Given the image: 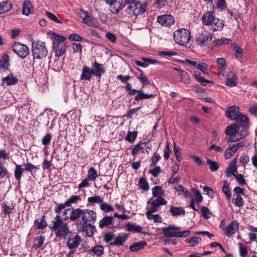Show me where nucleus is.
Masks as SVG:
<instances>
[{
    "instance_id": "423d86ee",
    "label": "nucleus",
    "mask_w": 257,
    "mask_h": 257,
    "mask_svg": "<svg viewBox=\"0 0 257 257\" xmlns=\"http://www.w3.org/2000/svg\"><path fill=\"white\" fill-rule=\"evenodd\" d=\"M175 42L180 45H187L191 39L190 32L186 29H179L173 34Z\"/></svg>"
},
{
    "instance_id": "20e7f679",
    "label": "nucleus",
    "mask_w": 257,
    "mask_h": 257,
    "mask_svg": "<svg viewBox=\"0 0 257 257\" xmlns=\"http://www.w3.org/2000/svg\"><path fill=\"white\" fill-rule=\"evenodd\" d=\"M32 52L34 59H41L48 55V49L45 43L40 41L32 43Z\"/></svg>"
},
{
    "instance_id": "f704fd0d",
    "label": "nucleus",
    "mask_w": 257,
    "mask_h": 257,
    "mask_svg": "<svg viewBox=\"0 0 257 257\" xmlns=\"http://www.w3.org/2000/svg\"><path fill=\"white\" fill-rule=\"evenodd\" d=\"M103 251L104 249L102 245H96L90 250L89 254L100 256L103 254Z\"/></svg>"
},
{
    "instance_id": "49530a36",
    "label": "nucleus",
    "mask_w": 257,
    "mask_h": 257,
    "mask_svg": "<svg viewBox=\"0 0 257 257\" xmlns=\"http://www.w3.org/2000/svg\"><path fill=\"white\" fill-rule=\"evenodd\" d=\"M81 198L80 196L72 195L66 201V205L67 206H70L72 203H76L78 201L80 200Z\"/></svg>"
},
{
    "instance_id": "4d7b16f0",
    "label": "nucleus",
    "mask_w": 257,
    "mask_h": 257,
    "mask_svg": "<svg viewBox=\"0 0 257 257\" xmlns=\"http://www.w3.org/2000/svg\"><path fill=\"white\" fill-rule=\"evenodd\" d=\"M216 5L217 8L219 10H224L227 7L226 0H216Z\"/></svg>"
},
{
    "instance_id": "cd10ccee",
    "label": "nucleus",
    "mask_w": 257,
    "mask_h": 257,
    "mask_svg": "<svg viewBox=\"0 0 257 257\" xmlns=\"http://www.w3.org/2000/svg\"><path fill=\"white\" fill-rule=\"evenodd\" d=\"M126 240V236L125 234H119L118 236H115L114 240L110 242L111 245H122Z\"/></svg>"
},
{
    "instance_id": "e2e57ef3",
    "label": "nucleus",
    "mask_w": 257,
    "mask_h": 257,
    "mask_svg": "<svg viewBox=\"0 0 257 257\" xmlns=\"http://www.w3.org/2000/svg\"><path fill=\"white\" fill-rule=\"evenodd\" d=\"M25 168L24 170H26L28 172H30L32 174L33 173V171L34 170H37L38 169V168L31 163H27L24 164V165Z\"/></svg>"
},
{
    "instance_id": "774afa93",
    "label": "nucleus",
    "mask_w": 257,
    "mask_h": 257,
    "mask_svg": "<svg viewBox=\"0 0 257 257\" xmlns=\"http://www.w3.org/2000/svg\"><path fill=\"white\" fill-rule=\"evenodd\" d=\"M115 235L111 233H107L104 236V240L106 243L111 242L112 240H114Z\"/></svg>"
},
{
    "instance_id": "4c0bfd02",
    "label": "nucleus",
    "mask_w": 257,
    "mask_h": 257,
    "mask_svg": "<svg viewBox=\"0 0 257 257\" xmlns=\"http://www.w3.org/2000/svg\"><path fill=\"white\" fill-rule=\"evenodd\" d=\"M32 8V5L29 1H25L23 3V14L28 16L31 13V9Z\"/></svg>"
},
{
    "instance_id": "6e6552de",
    "label": "nucleus",
    "mask_w": 257,
    "mask_h": 257,
    "mask_svg": "<svg viewBox=\"0 0 257 257\" xmlns=\"http://www.w3.org/2000/svg\"><path fill=\"white\" fill-rule=\"evenodd\" d=\"M165 202H161L160 204H156L155 202L152 203V205H148L147 207V211L146 213V216L148 219H153L154 222L161 223L162 221V218L160 215L153 214V213L156 212L158 208L161 205H165Z\"/></svg>"
},
{
    "instance_id": "72a5a7b5",
    "label": "nucleus",
    "mask_w": 257,
    "mask_h": 257,
    "mask_svg": "<svg viewBox=\"0 0 257 257\" xmlns=\"http://www.w3.org/2000/svg\"><path fill=\"white\" fill-rule=\"evenodd\" d=\"M147 145V142H142L141 141L139 142L133 148L132 151V155L133 156H136L141 150L144 149V147L143 146H144V147H146Z\"/></svg>"
},
{
    "instance_id": "ddd939ff",
    "label": "nucleus",
    "mask_w": 257,
    "mask_h": 257,
    "mask_svg": "<svg viewBox=\"0 0 257 257\" xmlns=\"http://www.w3.org/2000/svg\"><path fill=\"white\" fill-rule=\"evenodd\" d=\"M96 213L92 210L84 209L82 215V221H80L77 224L94 223L96 220Z\"/></svg>"
},
{
    "instance_id": "9d476101",
    "label": "nucleus",
    "mask_w": 257,
    "mask_h": 257,
    "mask_svg": "<svg viewBox=\"0 0 257 257\" xmlns=\"http://www.w3.org/2000/svg\"><path fill=\"white\" fill-rule=\"evenodd\" d=\"M240 128L236 124H232L227 126L225 131L226 135L229 136L227 143H233L238 141L241 138L240 137L236 138V134L240 132Z\"/></svg>"
},
{
    "instance_id": "bf43d9fd",
    "label": "nucleus",
    "mask_w": 257,
    "mask_h": 257,
    "mask_svg": "<svg viewBox=\"0 0 257 257\" xmlns=\"http://www.w3.org/2000/svg\"><path fill=\"white\" fill-rule=\"evenodd\" d=\"M46 16L51 20L57 23L61 24L62 22L56 17V15L52 13L51 12L46 11Z\"/></svg>"
},
{
    "instance_id": "c756f323",
    "label": "nucleus",
    "mask_w": 257,
    "mask_h": 257,
    "mask_svg": "<svg viewBox=\"0 0 257 257\" xmlns=\"http://www.w3.org/2000/svg\"><path fill=\"white\" fill-rule=\"evenodd\" d=\"M113 222V217L112 216H105L102 219L99 221V227L100 228L111 225Z\"/></svg>"
},
{
    "instance_id": "393cba45",
    "label": "nucleus",
    "mask_w": 257,
    "mask_h": 257,
    "mask_svg": "<svg viewBox=\"0 0 257 257\" xmlns=\"http://www.w3.org/2000/svg\"><path fill=\"white\" fill-rule=\"evenodd\" d=\"M18 81V78L14 77L13 75L11 73L7 77L2 79V85L4 86L6 84L7 86L13 85L16 84Z\"/></svg>"
},
{
    "instance_id": "a211bd4d",
    "label": "nucleus",
    "mask_w": 257,
    "mask_h": 257,
    "mask_svg": "<svg viewBox=\"0 0 257 257\" xmlns=\"http://www.w3.org/2000/svg\"><path fill=\"white\" fill-rule=\"evenodd\" d=\"M240 113L238 106L232 105L227 108L225 115L230 119L234 120Z\"/></svg>"
},
{
    "instance_id": "37998d69",
    "label": "nucleus",
    "mask_w": 257,
    "mask_h": 257,
    "mask_svg": "<svg viewBox=\"0 0 257 257\" xmlns=\"http://www.w3.org/2000/svg\"><path fill=\"white\" fill-rule=\"evenodd\" d=\"M102 201H103V198L99 196L95 195L94 196L90 197L87 198V202L92 204L97 203L100 205Z\"/></svg>"
},
{
    "instance_id": "f8f14e48",
    "label": "nucleus",
    "mask_w": 257,
    "mask_h": 257,
    "mask_svg": "<svg viewBox=\"0 0 257 257\" xmlns=\"http://www.w3.org/2000/svg\"><path fill=\"white\" fill-rule=\"evenodd\" d=\"M13 51L22 59L25 58L29 53V49L28 46L19 42L14 44Z\"/></svg>"
},
{
    "instance_id": "dca6fc26",
    "label": "nucleus",
    "mask_w": 257,
    "mask_h": 257,
    "mask_svg": "<svg viewBox=\"0 0 257 257\" xmlns=\"http://www.w3.org/2000/svg\"><path fill=\"white\" fill-rule=\"evenodd\" d=\"M81 17L82 18L83 22L88 26L94 28L99 27V24L96 19L94 17H91L88 12L82 11Z\"/></svg>"
},
{
    "instance_id": "9b49d317",
    "label": "nucleus",
    "mask_w": 257,
    "mask_h": 257,
    "mask_svg": "<svg viewBox=\"0 0 257 257\" xmlns=\"http://www.w3.org/2000/svg\"><path fill=\"white\" fill-rule=\"evenodd\" d=\"M196 38L197 44L202 46L207 45L211 41L212 36L209 32L202 30L198 32Z\"/></svg>"
},
{
    "instance_id": "13d9d810",
    "label": "nucleus",
    "mask_w": 257,
    "mask_h": 257,
    "mask_svg": "<svg viewBox=\"0 0 257 257\" xmlns=\"http://www.w3.org/2000/svg\"><path fill=\"white\" fill-rule=\"evenodd\" d=\"M201 211L204 218L208 219L211 217L212 214L207 207L202 206L201 208Z\"/></svg>"
},
{
    "instance_id": "338daca9",
    "label": "nucleus",
    "mask_w": 257,
    "mask_h": 257,
    "mask_svg": "<svg viewBox=\"0 0 257 257\" xmlns=\"http://www.w3.org/2000/svg\"><path fill=\"white\" fill-rule=\"evenodd\" d=\"M161 159V156L160 155L156 152L154 154V155L151 158V166H155L157 162L159 161Z\"/></svg>"
},
{
    "instance_id": "2f4dec72",
    "label": "nucleus",
    "mask_w": 257,
    "mask_h": 257,
    "mask_svg": "<svg viewBox=\"0 0 257 257\" xmlns=\"http://www.w3.org/2000/svg\"><path fill=\"white\" fill-rule=\"evenodd\" d=\"M146 245L147 242L146 241H140L131 245L129 249L131 251L134 252L143 248Z\"/></svg>"
},
{
    "instance_id": "f03ea898",
    "label": "nucleus",
    "mask_w": 257,
    "mask_h": 257,
    "mask_svg": "<svg viewBox=\"0 0 257 257\" xmlns=\"http://www.w3.org/2000/svg\"><path fill=\"white\" fill-rule=\"evenodd\" d=\"M48 35L53 40V49L56 56H62L66 52V45L65 43L66 38L53 31L49 32Z\"/></svg>"
},
{
    "instance_id": "2eb2a0df",
    "label": "nucleus",
    "mask_w": 257,
    "mask_h": 257,
    "mask_svg": "<svg viewBox=\"0 0 257 257\" xmlns=\"http://www.w3.org/2000/svg\"><path fill=\"white\" fill-rule=\"evenodd\" d=\"M175 18L171 14H164L157 17V22L165 27H170L175 23Z\"/></svg>"
},
{
    "instance_id": "864d4df0",
    "label": "nucleus",
    "mask_w": 257,
    "mask_h": 257,
    "mask_svg": "<svg viewBox=\"0 0 257 257\" xmlns=\"http://www.w3.org/2000/svg\"><path fill=\"white\" fill-rule=\"evenodd\" d=\"M44 240L45 236L44 235H41L38 237L33 245L35 249H38L41 247L44 243Z\"/></svg>"
},
{
    "instance_id": "b1692460",
    "label": "nucleus",
    "mask_w": 257,
    "mask_h": 257,
    "mask_svg": "<svg viewBox=\"0 0 257 257\" xmlns=\"http://www.w3.org/2000/svg\"><path fill=\"white\" fill-rule=\"evenodd\" d=\"M16 204L15 202H12L11 205H8L7 203L4 202L1 204L2 211L4 215H7L13 213L15 209Z\"/></svg>"
},
{
    "instance_id": "052dcab7",
    "label": "nucleus",
    "mask_w": 257,
    "mask_h": 257,
    "mask_svg": "<svg viewBox=\"0 0 257 257\" xmlns=\"http://www.w3.org/2000/svg\"><path fill=\"white\" fill-rule=\"evenodd\" d=\"M239 254L241 257H246L247 254L248 250L247 247L242 243H239Z\"/></svg>"
},
{
    "instance_id": "680f3d73",
    "label": "nucleus",
    "mask_w": 257,
    "mask_h": 257,
    "mask_svg": "<svg viewBox=\"0 0 257 257\" xmlns=\"http://www.w3.org/2000/svg\"><path fill=\"white\" fill-rule=\"evenodd\" d=\"M234 178L239 185L243 186L246 184L245 180L243 175L241 174H236V175H234Z\"/></svg>"
},
{
    "instance_id": "a878e982",
    "label": "nucleus",
    "mask_w": 257,
    "mask_h": 257,
    "mask_svg": "<svg viewBox=\"0 0 257 257\" xmlns=\"http://www.w3.org/2000/svg\"><path fill=\"white\" fill-rule=\"evenodd\" d=\"M92 75H93V73L91 69L86 65L84 66L82 69L81 79L82 80H89Z\"/></svg>"
},
{
    "instance_id": "4be33fe9",
    "label": "nucleus",
    "mask_w": 257,
    "mask_h": 257,
    "mask_svg": "<svg viewBox=\"0 0 257 257\" xmlns=\"http://www.w3.org/2000/svg\"><path fill=\"white\" fill-rule=\"evenodd\" d=\"M237 84V77L236 74L232 71L229 72L227 75L225 85L232 87L236 86Z\"/></svg>"
},
{
    "instance_id": "e433bc0d",
    "label": "nucleus",
    "mask_w": 257,
    "mask_h": 257,
    "mask_svg": "<svg viewBox=\"0 0 257 257\" xmlns=\"http://www.w3.org/2000/svg\"><path fill=\"white\" fill-rule=\"evenodd\" d=\"M98 175L96 170L93 167L90 168L87 172V178L90 181H94L98 177Z\"/></svg>"
},
{
    "instance_id": "69168bd1",
    "label": "nucleus",
    "mask_w": 257,
    "mask_h": 257,
    "mask_svg": "<svg viewBox=\"0 0 257 257\" xmlns=\"http://www.w3.org/2000/svg\"><path fill=\"white\" fill-rule=\"evenodd\" d=\"M168 0H156L154 6L157 8H164L167 4Z\"/></svg>"
},
{
    "instance_id": "8fccbe9b",
    "label": "nucleus",
    "mask_w": 257,
    "mask_h": 257,
    "mask_svg": "<svg viewBox=\"0 0 257 257\" xmlns=\"http://www.w3.org/2000/svg\"><path fill=\"white\" fill-rule=\"evenodd\" d=\"M139 185L144 191H148L149 189L148 183L146 179L144 178H141L139 179Z\"/></svg>"
},
{
    "instance_id": "7c9ffc66",
    "label": "nucleus",
    "mask_w": 257,
    "mask_h": 257,
    "mask_svg": "<svg viewBox=\"0 0 257 257\" xmlns=\"http://www.w3.org/2000/svg\"><path fill=\"white\" fill-rule=\"evenodd\" d=\"M170 212L174 216L184 215L185 211L184 209L181 207H175L171 206L170 209Z\"/></svg>"
},
{
    "instance_id": "de8ad7c7",
    "label": "nucleus",
    "mask_w": 257,
    "mask_h": 257,
    "mask_svg": "<svg viewBox=\"0 0 257 257\" xmlns=\"http://www.w3.org/2000/svg\"><path fill=\"white\" fill-rule=\"evenodd\" d=\"M201 241V238L198 237H192L190 239L186 240V242L190 244L191 246H194L199 244Z\"/></svg>"
},
{
    "instance_id": "a19ab883",
    "label": "nucleus",
    "mask_w": 257,
    "mask_h": 257,
    "mask_svg": "<svg viewBox=\"0 0 257 257\" xmlns=\"http://www.w3.org/2000/svg\"><path fill=\"white\" fill-rule=\"evenodd\" d=\"M222 191L226 196L228 199L231 197V192L229 188V184L227 181H223V186L222 187Z\"/></svg>"
},
{
    "instance_id": "5fc2aeb1",
    "label": "nucleus",
    "mask_w": 257,
    "mask_h": 257,
    "mask_svg": "<svg viewBox=\"0 0 257 257\" xmlns=\"http://www.w3.org/2000/svg\"><path fill=\"white\" fill-rule=\"evenodd\" d=\"M100 208L105 213H107L110 211H112L113 210V208L111 205L108 204L106 203H104L103 201L102 203L100 205Z\"/></svg>"
},
{
    "instance_id": "58836bf2",
    "label": "nucleus",
    "mask_w": 257,
    "mask_h": 257,
    "mask_svg": "<svg viewBox=\"0 0 257 257\" xmlns=\"http://www.w3.org/2000/svg\"><path fill=\"white\" fill-rule=\"evenodd\" d=\"M175 190L179 193V195H184L185 197H189L191 196V193L187 190L185 188L181 185H179L178 186L175 187Z\"/></svg>"
},
{
    "instance_id": "a18cd8bd",
    "label": "nucleus",
    "mask_w": 257,
    "mask_h": 257,
    "mask_svg": "<svg viewBox=\"0 0 257 257\" xmlns=\"http://www.w3.org/2000/svg\"><path fill=\"white\" fill-rule=\"evenodd\" d=\"M232 202L234 205L237 207H240L244 205L243 199L239 194H237L235 198H233Z\"/></svg>"
},
{
    "instance_id": "79ce46f5",
    "label": "nucleus",
    "mask_w": 257,
    "mask_h": 257,
    "mask_svg": "<svg viewBox=\"0 0 257 257\" xmlns=\"http://www.w3.org/2000/svg\"><path fill=\"white\" fill-rule=\"evenodd\" d=\"M34 224L37 226L38 229H43L47 226V223L45 219V216H43L40 220H36L34 222Z\"/></svg>"
},
{
    "instance_id": "ea45409f",
    "label": "nucleus",
    "mask_w": 257,
    "mask_h": 257,
    "mask_svg": "<svg viewBox=\"0 0 257 257\" xmlns=\"http://www.w3.org/2000/svg\"><path fill=\"white\" fill-rule=\"evenodd\" d=\"M153 94H145L143 92L142 90H139L138 92V94L135 97V100L139 101L144 99H148L153 96Z\"/></svg>"
},
{
    "instance_id": "3c124183",
    "label": "nucleus",
    "mask_w": 257,
    "mask_h": 257,
    "mask_svg": "<svg viewBox=\"0 0 257 257\" xmlns=\"http://www.w3.org/2000/svg\"><path fill=\"white\" fill-rule=\"evenodd\" d=\"M217 64L218 69L219 70H224L226 67V63L225 59L223 58H219L217 59Z\"/></svg>"
},
{
    "instance_id": "f3484780",
    "label": "nucleus",
    "mask_w": 257,
    "mask_h": 257,
    "mask_svg": "<svg viewBox=\"0 0 257 257\" xmlns=\"http://www.w3.org/2000/svg\"><path fill=\"white\" fill-rule=\"evenodd\" d=\"M180 229V227L170 225L167 227H163L162 231L164 236L165 237H177L178 231H179Z\"/></svg>"
},
{
    "instance_id": "7ed1b4c3",
    "label": "nucleus",
    "mask_w": 257,
    "mask_h": 257,
    "mask_svg": "<svg viewBox=\"0 0 257 257\" xmlns=\"http://www.w3.org/2000/svg\"><path fill=\"white\" fill-rule=\"evenodd\" d=\"M202 21L203 25L211 26L213 31H221L224 25L223 21L216 18L213 12L210 11L204 13Z\"/></svg>"
},
{
    "instance_id": "4468645a",
    "label": "nucleus",
    "mask_w": 257,
    "mask_h": 257,
    "mask_svg": "<svg viewBox=\"0 0 257 257\" xmlns=\"http://www.w3.org/2000/svg\"><path fill=\"white\" fill-rule=\"evenodd\" d=\"M92 224H77V228L79 231L82 232L83 236L90 237L96 231V227Z\"/></svg>"
},
{
    "instance_id": "f257e3e1",
    "label": "nucleus",
    "mask_w": 257,
    "mask_h": 257,
    "mask_svg": "<svg viewBox=\"0 0 257 257\" xmlns=\"http://www.w3.org/2000/svg\"><path fill=\"white\" fill-rule=\"evenodd\" d=\"M148 3L142 4L137 0H124V3L118 2V6H115L111 10L114 14H118L122 8H125L126 12L131 15L137 16L145 13L148 9Z\"/></svg>"
},
{
    "instance_id": "c03bdc74",
    "label": "nucleus",
    "mask_w": 257,
    "mask_h": 257,
    "mask_svg": "<svg viewBox=\"0 0 257 257\" xmlns=\"http://www.w3.org/2000/svg\"><path fill=\"white\" fill-rule=\"evenodd\" d=\"M24 170V169H23L22 168V166L21 165H16V169L15 170L14 176H15L16 179L17 181H20L21 177H22V175L23 174V172Z\"/></svg>"
},
{
    "instance_id": "c9c22d12",
    "label": "nucleus",
    "mask_w": 257,
    "mask_h": 257,
    "mask_svg": "<svg viewBox=\"0 0 257 257\" xmlns=\"http://www.w3.org/2000/svg\"><path fill=\"white\" fill-rule=\"evenodd\" d=\"M125 228L128 231H132L135 232H141L142 230V227L140 225L131 223H127L125 225Z\"/></svg>"
},
{
    "instance_id": "0eeeda50",
    "label": "nucleus",
    "mask_w": 257,
    "mask_h": 257,
    "mask_svg": "<svg viewBox=\"0 0 257 257\" xmlns=\"http://www.w3.org/2000/svg\"><path fill=\"white\" fill-rule=\"evenodd\" d=\"M236 121V124L240 127L242 128L241 129L240 132L238 136H240L241 138H245L248 135V129L249 127V118L244 114L240 113L237 117L234 119Z\"/></svg>"
},
{
    "instance_id": "c85d7f7f",
    "label": "nucleus",
    "mask_w": 257,
    "mask_h": 257,
    "mask_svg": "<svg viewBox=\"0 0 257 257\" xmlns=\"http://www.w3.org/2000/svg\"><path fill=\"white\" fill-rule=\"evenodd\" d=\"M12 8V4L10 1H3L0 3V14H4Z\"/></svg>"
},
{
    "instance_id": "5701e85b",
    "label": "nucleus",
    "mask_w": 257,
    "mask_h": 257,
    "mask_svg": "<svg viewBox=\"0 0 257 257\" xmlns=\"http://www.w3.org/2000/svg\"><path fill=\"white\" fill-rule=\"evenodd\" d=\"M93 75L96 77H100L102 74L104 72L103 65L95 61L92 65L91 68Z\"/></svg>"
},
{
    "instance_id": "412c9836",
    "label": "nucleus",
    "mask_w": 257,
    "mask_h": 257,
    "mask_svg": "<svg viewBox=\"0 0 257 257\" xmlns=\"http://www.w3.org/2000/svg\"><path fill=\"white\" fill-rule=\"evenodd\" d=\"M239 223L237 221H232L227 227L225 234L227 236L234 234L238 229Z\"/></svg>"
},
{
    "instance_id": "6e6d98bb",
    "label": "nucleus",
    "mask_w": 257,
    "mask_h": 257,
    "mask_svg": "<svg viewBox=\"0 0 257 257\" xmlns=\"http://www.w3.org/2000/svg\"><path fill=\"white\" fill-rule=\"evenodd\" d=\"M180 77L181 81L184 83H188L190 80V76L187 72L185 71H181Z\"/></svg>"
},
{
    "instance_id": "0e129e2a",
    "label": "nucleus",
    "mask_w": 257,
    "mask_h": 257,
    "mask_svg": "<svg viewBox=\"0 0 257 257\" xmlns=\"http://www.w3.org/2000/svg\"><path fill=\"white\" fill-rule=\"evenodd\" d=\"M173 149L175 154V156L176 157V159L179 161L181 162L182 158L179 154V151L180 150V148L179 146H176V143H174Z\"/></svg>"
},
{
    "instance_id": "bb28decb",
    "label": "nucleus",
    "mask_w": 257,
    "mask_h": 257,
    "mask_svg": "<svg viewBox=\"0 0 257 257\" xmlns=\"http://www.w3.org/2000/svg\"><path fill=\"white\" fill-rule=\"evenodd\" d=\"M10 58L7 54H4L0 59V70L6 71L10 66Z\"/></svg>"
},
{
    "instance_id": "39448f33",
    "label": "nucleus",
    "mask_w": 257,
    "mask_h": 257,
    "mask_svg": "<svg viewBox=\"0 0 257 257\" xmlns=\"http://www.w3.org/2000/svg\"><path fill=\"white\" fill-rule=\"evenodd\" d=\"M59 227H62L60 230L55 232L56 236L61 237L66 236L69 232V228L67 224L62 221L61 217L58 215L54 218L52 224L49 226V227L52 229H54Z\"/></svg>"
},
{
    "instance_id": "6ab92c4d",
    "label": "nucleus",
    "mask_w": 257,
    "mask_h": 257,
    "mask_svg": "<svg viewBox=\"0 0 257 257\" xmlns=\"http://www.w3.org/2000/svg\"><path fill=\"white\" fill-rule=\"evenodd\" d=\"M82 241L81 237L75 235L74 237L69 238L67 241V245L70 249H76Z\"/></svg>"
},
{
    "instance_id": "aec40b11",
    "label": "nucleus",
    "mask_w": 257,
    "mask_h": 257,
    "mask_svg": "<svg viewBox=\"0 0 257 257\" xmlns=\"http://www.w3.org/2000/svg\"><path fill=\"white\" fill-rule=\"evenodd\" d=\"M83 210L80 208H72L69 217H66L65 219H70L71 221H74L82 217Z\"/></svg>"
},
{
    "instance_id": "09e8293b",
    "label": "nucleus",
    "mask_w": 257,
    "mask_h": 257,
    "mask_svg": "<svg viewBox=\"0 0 257 257\" xmlns=\"http://www.w3.org/2000/svg\"><path fill=\"white\" fill-rule=\"evenodd\" d=\"M138 136L137 131L128 132L125 140L130 143H134Z\"/></svg>"
},
{
    "instance_id": "473e14b6",
    "label": "nucleus",
    "mask_w": 257,
    "mask_h": 257,
    "mask_svg": "<svg viewBox=\"0 0 257 257\" xmlns=\"http://www.w3.org/2000/svg\"><path fill=\"white\" fill-rule=\"evenodd\" d=\"M236 150L233 147V146L231 144H228V148L225 150L224 152V158L225 159H228L233 156L235 153L236 152Z\"/></svg>"
},
{
    "instance_id": "1a4fd4ad",
    "label": "nucleus",
    "mask_w": 257,
    "mask_h": 257,
    "mask_svg": "<svg viewBox=\"0 0 257 257\" xmlns=\"http://www.w3.org/2000/svg\"><path fill=\"white\" fill-rule=\"evenodd\" d=\"M152 194L153 197H157L156 199L151 198L148 202V205H152V203L155 202L156 204H160L161 202L164 201L165 205L167 203V201L162 197L164 194V191L161 186H156L152 189Z\"/></svg>"
},
{
    "instance_id": "603ef678",
    "label": "nucleus",
    "mask_w": 257,
    "mask_h": 257,
    "mask_svg": "<svg viewBox=\"0 0 257 257\" xmlns=\"http://www.w3.org/2000/svg\"><path fill=\"white\" fill-rule=\"evenodd\" d=\"M206 162L209 165L211 172H215L218 169L219 166L217 162H214L210 159H207Z\"/></svg>"
}]
</instances>
